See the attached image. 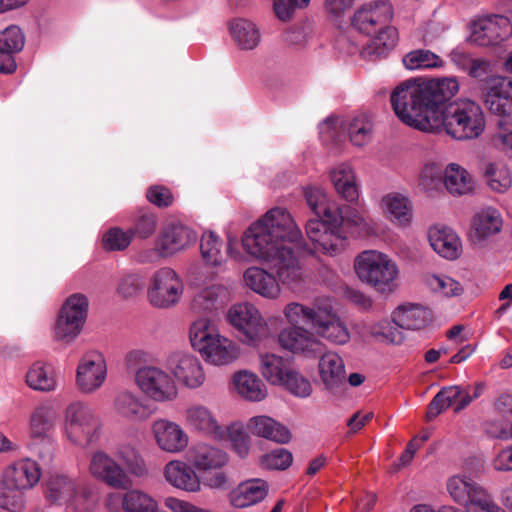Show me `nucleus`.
<instances>
[{"label":"nucleus","instance_id":"nucleus-1","mask_svg":"<svg viewBox=\"0 0 512 512\" xmlns=\"http://www.w3.org/2000/svg\"><path fill=\"white\" fill-rule=\"evenodd\" d=\"M301 240V230L291 214L275 207L248 227L241 243L249 256L271 266L280 285L294 288L304 279L303 264L285 243L299 244Z\"/></svg>","mask_w":512,"mask_h":512},{"label":"nucleus","instance_id":"nucleus-2","mask_svg":"<svg viewBox=\"0 0 512 512\" xmlns=\"http://www.w3.org/2000/svg\"><path fill=\"white\" fill-rule=\"evenodd\" d=\"M456 76L414 78L400 83L390 100L396 116L406 125L423 132L433 130L439 107L459 92Z\"/></svg>","mask_w":512,"mask_h":512},{"label":"nucleus","instance_id":"nucleus-3","mask_svg":"<svg viewBox=\"0 0 512 512\" xmlns=\"http://www.w3.org/2000/svg\"><path fill=\"white\" fill-rule=\"evenodd\" d=\"M432 124L431 133L445 132L457 140H466L478 138L484 132L486 119L477 102L461 98L445 108L440 106Z\"/></svg>","mask_w":512,"mask_h":512},{"label":"nucleus","instance_id":"nucleus-4","mask_svg":"<svg viewBox=\"0 0 512 512\" xmlns=\"http://www.w3.org/2000/svg\"><path fill=\"white\" fill-rule=\"evenodd\" d=\"M189 341L202 359L213 366L229 365L240 356L238 344L223 335L217 324L207 316H199L191 322Z\"/></svg>","mask_w":512,"mask_h":512},{"label":"nucleus","instance_id":"nucleus-5","mask_svg":"<svg viewBox=\"0 0 512 512\" xmlns=\"http://www.w3.org/2000/svg\"><path fill=\"white\" fill-rule=\"evenodd\" d=\"M119 458L125 464L127 471L105 451H95L90 457L88 471L96 480L118 490H125L131 486L129 474L139 478L148 475L145 460L135 450L127 454L120 452Z\"/></svg>","mask_w":512,"mask_h":512},{"label":"nucleus","instance_id":"nucleus-6","mask_svg":"<svg viewBox=\"0 0 512 512\" xmlns=\"http://www.w3.org/2000/svg\"><path fill=\"white\" fill-rule=\"evenodd\" d=\"M354 271L359 280L376 291L389 294L398 286L399 267L387 254L379 250H364L354 259Z\"/></svg>","mask_w":512,"mask_h":512},{"label":"nucleus","instance_id":"nucleus-7","mask_svg":"<svg viewBox=\"0 0 512 512\" xmlns=\"http://www.w3.org/2000/svg\"><path fill=\"white\" fill-rule=\"evenodd\" d=\"M451 499L466 512H506L486 488L465 475H454L447 481Z\"/></svg>","mask_w":512,"mask_h":512},{"label":"nucleus","instance_id":"nucleus-8","mask_svg":"<svg viewBox=\"0 0 512 512\" xmlns=\"http://www.w3.org/2000/svg\"><path fill=\"white\" fill-rule=\"evenodd\" d=\"M139 391L153 402L166 404L174 402L179 396V388L170 370L155 365L139 367L133 377Z\"/></svg>","mask_w":512,"mask_h":512},{"label":"nucleus","instance_id":"nucleus-9","mask_svg":"<svg viewBox=\"0 0 512 512\" xmlns=\"http://www.w3.org/2000/svg\"><path fill=\"white\" fill-rule=\"evenodd\" d=\"M101 422L96 412L82 402L70 404L65 413V433L69 441L88 446L99 439Z\"/></svg>","mask_w":512,"mask_h":512},{"label":"nucleus","instance_id":"nucleus-10","mask_svg":"<svg viewBox=\"0 0 512 512\" xmlns=\"http://www.w3.org/2000/svg\"><path fill=\"white\" fill-rule=\"evenodd\" d=\"M88 298L80 293L69 296L62 305L54 327L57 341L70 344L81 333L88 315Z\"/></svg>","mask_w":512,"mask_h":512},{"label":"nucleus","instance_id":"nucleus-11","mask_svg":"<svg viewBox=\"0 0 512 512\" xmlns=\"http://www.w3.org/2000/svg\"><path fill=\"white\" fill-rule=\"evenodd\" d=\"M57 421V412L49 404H41L31 413L29 436L34 451L43 460H51L53 457L54 432Z\"/></svg>","mask_w":512,"mask_h":512},{"label":"nucleus","instance_id":"nucleus-12","mask_svg":"<svg viewBox=\"0 0 512 512\" xmlns=\"http://www.w3.org/2000/svg\"><path fill=\"white\" fill-rule=\"evenodd\" d=\"M228 323L238 330L249 345H257L270 335V329L260 311L251 303L232 305L226 315Z\"/></svg>","mask_w":512,"mask_h":512},{"label":"nucleus","instance_id":"nucleus-13","mask_svg":"<svg viewBox=\"0 0 512 512\" xmlns=\"http://www.w3.org/2000/svg\"><path fill=\"white\" fill-rule=\"evenodd\" d=\"M184 285L175 270L163 267L153 273L147 288L149 303L161 309L177 305L182 297Z\"/></svg>","mask_w":512,"mask_h":512},{"label":"nucleus","instance_id":"nucleus-14","mask_svg":"<svg viewBox=\"0 0 512 512\" xmlns=\"http://www.w3.org/2000/svg\"><path fill=\"white\" fill-rule=\"evenodd\" d=\"M197 240L196 233L179 222L164 225L159 232L154 250H147L139 255L142 262L152 260L153 256L169 257L192 245Z\"/></svg>","mask_w":512,"mask_h":512},{"label":"nucleus","instance_id":"nucleus-15","mask_svg":"<svg viewBox=\"0 0 512 512\" xmlns=\"http://www.w3.org/2000/svg\"><path fill=\"white\" fill-rule=\"evenodd\" d=\"M512 37V23L502 14H487L470 23V42L481 47H496Z\"/></svg>","mask_w":512,"mask_h":512},{"label":"nucleus","instance_id":"nucleus-16","mask_svg":"<svg viewBox=\"0 0 512 512\" xmlns=\"http://www.w3.org/2000/svg\"><path fill=\"white\" fill-rule=\"evenodd\" d=\"M107 379V363L102 353L96 350L86 352L76 368V386L83 394L98 391Z\"/></svg>","mask_w":512,"mask_h":512},{"label":"nucleus","instance_id":"nucleus-17","mask_svg":"<svg viewBox=\"0 0 512 512\" xmlns=\"http://www.w3.org/2000/svg\"><path fill=\"white\" fill-rule=\"evenodd\" d=\"M168 369L176 384L187 390L202 388L207 380L201 360L191 353H176L168 360Z\"/></svg>","mask_w":512,"mask_h":512},{"label":"nucleus","instance_id":"nucleus-18","mask_svg":"<svg viewBox=\"0 0 512 512\" xmlns=\"http://www.w3.org/2000/svg\"><path fill=\"white\" fill-rule=\"evenodd\" d=\"M394 16L393 6L388 0H376L362 5L354 13L352 24L366 35L376 33L380 27L389 24Z\"/></svg>","mask_w":512,"mask_h":512},{"label":"nucleus","instance_id":"nucleus-19","mask_svg":"<svg viewBox=\"0 0 512 512\" xmlns=\"http://www.w3.org/2000/svg\"><path fill=\"white\" fill-rule=\"evenodd\" d=\"M151 434L157 447L169 454H179L189 445V435L184 428L169 419L160 418L152 422Z\"/></svg>","mask_w":512,"mask_h":512},{"label":"nucleus","instance_id":"nucleus-20","mask_svg":"<svg viewBox=\"0 0 512 512\" xmlns=\"http://www.w3.org/2000/svg\"><path fill=\"white\" fill-rule=\"evenodd\" d=\"M340 222L332 223L322 220H309L306 224V234L318 251L333 255L342 250L345 237L340 233Z\"/></svg>","mask_w":512,"mask_h":512},{"label":"nucleus","instance_id":"nucleus-21","mask_svg":"<svg viewBox=\"0 0 512 512\" xmlns=\"http://www.w3.org/2000/svg\"><path fill=\"white\" fill-rule=\"evenodd\" d=\"M313 329L316 336L337 345L346 344L350 340L346 324L328 304L318 305V317L315 319Z\"/></svg>","mask_w":512,"mask_h":512},{"label":"nucleus","instance_id":"nucleus-22","mask_svg":"<svg viewBox=\"0 0 512 512\" xmlns=\"http://www.w3.org/2000/svg\"><path fill=\"white\" fill-rule=\"evenodd\" d=\"M232 298V286L228 281L211 283L193 297L190 308L196 314L213 313L222 309Z\"/></svg>","mask_w":512,"mask_h":512},{"label":"nucleus","instance_id":"nucleus-23","mask_svg":"<svg viewBox=\"0 0 512 512\" xmlns=\"http://www.w3.org/2000/svg\"><path fill=\"white\" fill-rule=\"evenodd\" d=\"M112 409L115 415L129 423L144 422L152 415L149 404L129 389H123L115 395Z\"/></svg>","mask_w":512,"mask_h":512},{"label":"nucleus","instance_id":"nucleus-24","mask_svg":"<svg viewBox=\"0 0 512 512\" xmlns=\"http://www.w3.org/2000/svg\"><path fill=\"white\" fill-rule=\"evenodd\" d=\"M189 463L200 472L220 470L229 461L228 453L219 445L198 441L187 452Z\"/></svg>","mask_w":512,"mask_h":512},{"label":"nucleus","instance_id":"nucleus-25","mask_svg":"<svg viewBox=\"0 0 512 512\" xmlns=\"http://www.w3.org/2000/svg\"><path fill=\"white\" fill-rule=\"evenodd\" d=\"M183 420L192 432L213 437L223 435L224 429L217 416L204 404L192 403L187 405L183 411Z\"/></svg>","mask_w":512,"mask_h":512},{"label":"nucleus","instance_id":"nucleus-26","mask_svg":"<svg viewBox=\"0 0 512 512\" xmlns=\"http://www.w3.org/2000/svg\"><path fill=\"white\" fill-rule=\"evenodd\" d=\"M278 341L283 349L308 357L314 356L322 346L315 333L303 326L284 328L278 335Z\"/></svg>","mask_w":512,"mask_h":512},{"label":"nucleus","instance_id":"nucleus-27","mask_svg":"<svg viewBox=\"0 0 512 512\" xmlns=\"http://www.w3.org/2000/svg\"><path fill=\"white\" fill-rule=\"evenodd\" d=\"M236 239L229 237L227 244L213 232L204 233L201 238V257L206 265L220 267L226 262L227 255L234 259H241V253L235 248Z\"/></svg>","mask_w":512,"mask_h":512},{"label":"nucleus","instance_id":"nucleus-28","mask_svg":"<svg viewBox=\"0 0 512 512\" xmlns=\"http://www.w3.org/2000/svg\"><path fill=\"white\" fill-rule=\"evenodd\" d=\"M319 377L324 388L331 392H340L346 381L345 364L336 352L324 353L318 362Z\"/></svg>","mask_w":512,"mask_h":512},{"label":"nucleus","instance_id":"nucleus-29","mask_svg":"<svg viewBox=\"0 0 512 512\" xmlns=\"http://www.w3.org/2000/svg\"><path fill=\"white\" fill-rule=\"evenodd\" d=\"M243 281L247 288L261 297L276 300L282 294V288L276 276L264 268L252 266L243 273Z\"/></svg>","mask_w":512,"mask_h":512},{"label":"nucleus","instance_id":"nucleus-30","mask_svg":"<svg viewBox=\"0 0 512 512\" xmlns=\"http://www.w3.org/2000/svg\"><path fill=\"white\" fill-rule=\"evenodd\" d=\"M78 480L62 473L49 475L43 484V496L52 506H66L77 489Z\"/></svg>","mask_w":512,"mask_h":512},{"label":"nucleus","instance_id":"nucleus-31","mask_svg":"<svg viewBox=\"0 0 512 512\" xmlns=\"http://www.w3.org/2000/svg\"><path fill=\"white\" fill-rule=\"evenodd\" d=\"M1 475L7 482L26 492L38 484L41 478V469L36 461L25 458L7 466Z\"/></svg>","mask_w":512,"mask_h":512},{"label":"nucleus","instance_id":"nucleus-32","mask_svg":"<svg viewBox=\"0 0 512 512\" xmlns=\"http://www.w3.org/2000/svg\"><path fill=\"white\" fill-rule=\"evenodd\" d=\"M195 468L181 460H171L164 466L165 480L173 487L187 492H198L201 483Z\"/></svg>","mask_w":512,"mask_h":512},{"label":"nucleus","instance_id":"nucleus-33","mask_svg":"<svg viewBox=\"0 0 512 512\" xmlns=\"http://www.w3.org/2000/svg\"><path fill=\"white\" fill-rule=\"evenodd\" d=\"M303 194L307 205L318 217L325 219L327 222H338L341 207L328 197L323 188L307 185L303 188Z\"/></svg>","mask_w":512,"mask_h":512},{"label":"nucleus","instance_id":"nucleus-34","mask_svg":"<svg viewBox=\"0 0 512 512\" xmlns=\"http://www.w3.org/2000/svg\"><path fill=\"white\" fill-rule=\"evenodd\" d=\"M339 222L359 238H370L379 235V225L363 211L351 206L341 208Z\"/></svg>","mask_w":512,"mask_h":512},{"label":"nucleus","instance_id":"nucleus-35","mask_svg":"<svg viewBox=\"0 0 512 512\" xmlns=\"http://www.w3.org/2000/svg\"><path fill=\"white\" fill-rule=\"evenodd\" d=\"M502 223V217L496 209H482L472 219L469 237L474 243L480 244L489 237L499 233Z\"/></svg>","mask_w":512,"mask_h":512},{"label":"nucleus","instance_id":"nucleus-36","mask_svg":"<svg viewBox=\"0 0 512 512\" xmlns=\"http://www.w3.org/2000/svg\"><path fill=\"white\" fill-rule=\"evenodd\" d=\"M380 207L384 216L393 224L406 227L412 220V203L403 194L392 192L382 197Z\"/></svg>","mask_w":512,"mask_h":512},{"label":"nucleus","instance_id":"nucleus-37","mask_svg":"<svg viewBox=\"0 0 512 512\" xmlns=\"http://www.w3.org/2000/svg\"><path fill=\"white\" fill-rule=\"evenodd\" d=\"M372 39L361 50L364 59L376 61L385 57L397 44L398 31L389 24L380 27L376 33L370 35Z\"/></svg>","mask_w":512,"mask_h":512},{"label":"nucleus","instance_id":"nucleus-38","mask_svg":"<svg viewBox=\"0 0 512 512\" xmlns=\"http://www.w3.org/2000/svg\"><path fill=\"white\" fill-rule=\"evenodd\" d=\"M394 324L402 329L420 330L432 320V314L424 306L407 303L399 306L392 313Z\"/></svg>","mask_w":512,"mask_h":512},{"label":"nucleus","instance_id":"nucleus-39","mask_svg":"<svg viewBox=\"0 0 512 512\" xmlns=\"http://www.w3.org/2000/svg\"><path fill=\"white\" fill-rule=\"evenodd\" d=\"M268 493V484L262 479H250L240 483L230 494V502L236 508H245L262 501Z\"/></svg>","mask_w":512,"mask_h":512},{"label":"nucleus","instance_id":"nucleus-40","mask_svg":"<svg viewBox=\"0 0 512 512\" xmlns=\"http://www.w3.org/2000/svg\"><path fill=\"white\" fill-rule=\"evenodd\" d=\"M429 242L433 250L446 259H456L461 251L457 234L448 227L434 226L429 230Z\"/></svg>","mask_w":512,"mask_h":512},{"label":"nucleus","instance_id":"nucleus-41","mask_svg":"<svg viewBox=\"0 0 512 512\" xmlns=\"http://www.w3.org/2000/svg\"><path fill=\"white\" fill-rule=\"evenodd\" d=\"M248 430L255 436L276 443H287L291 439V433L286 426L266 415L252 417L248 422Z\"/></svg>","mask_w":512,"mask_h":512},{"label":"nucleus","instance_id":"nucleus-42","mask_svg":"<svg viewBox=\"0 0 512 512\" xmlns=\"http://www.w3.org/2000/svg\"><path fill=\"white\" fill-rule=\"evenodd\" d=\"M331 183L336 192L346 201L355 202L359 198V189L353 168L347 163H341L329 172Z\"/></svg>","mask_w":512,"mask_h":512},{"label":"nucleus","instance_id":"nucleus-43","mask_svg":"<svg viewBox=\"0 0 512 512\" xmlns=\"http://www.w3.org/2000/svg\"><path fill=\"white\" fill-rule=\"evenodd\" d=\"M293 367L282 356L274 353H261L259 355V372L270 384L278 386L284 381Z\"/></svg>","mask_w":512,"mask_h":512},{"label":"nucleus","instance_id":"nucleus-44","mask_svg":"<svg viewBox=\"0 0 512 512\" xmlns=\"http://www.w3.org/2000/svg\"><path fill=\"white\" fill-rule=\"evenodd\" d=\"M229 30L233 40L241 50H254L260 44V30L258 26L250 20L235 19L230 23Z\"/></svg>","mask_w":512,"mask_h":512},{"label":"nucleus","instance_id":"nucleus-45","mask_svg":"<svg viewBox=\"0 0 512 512\" xmlns=\"http://www.w3.org/2000/svg\"><path fill=\"white\" fill-rule=\"evenodd\" d=\"M234 386L239 395L249 401L259 402L267 396V389L262 380L253 372L240 371L234 374Z\"/></svg>","mask_w":512,"mask_h":512},{"label":"nucleus","instance_id":"nucleus-46","mask_svg":"<svg viewBox=\"0 0 512 512\" xmlns=\"http://www.w3.org/2000/svg\"><path fill=\"white\" fill-rule=\"evenodd\" d=\"M444 185L453 195H465L474 190L472 176L465 168L456 163H450L445 168Z\"/></svg>","mask_w":512,"mask_h":512},{"label":"nucleus","instance_id":"nucleus-47","mask_svg":"<svg viewBox=\"0 0 512 512\" xmlns=\"http://www.w3.org/2000/svg\"><path fill=\"white\" fill-rule=\"evenodd\" d=\"M26 384L33 390L41 392L54 391L57 380L53 368L46 363L34 362L26 373Z\"/></svg>","mask_w":512,"mask_h":512},{"label":"nucleus","instance_id":"nucleus-48","mask_svg":"<svg viewBox=\"0 0 512 512\" xmlns=\"http://www.w3.org/2000/svg\"><path fill=\"white\" fill-rule=\"evenodd\" d=\"M487 186L496 193H505L512 187V172L503 162H489L483 171Z\"/></svg>","mask_w":512,"mask_h":512},{"label":"nucleus","instance_id":"nucleus-49","mask_svg":"<svg viewBox=\"0 0 512 512\" xmlns=\"http://www.w3.org/2000/svg\"><path fill=\"white\" fill-rule=\"evenodd\" d=\"M121 508L123 512H157L158 502L146 491L134 488L123 494Z\"/></svg>","mask_w":512,"mask_h":512},{"label":"nucleus","instance_id":"nucleus-50","mask_svg":"<svg viewBox=\"0 0 512 512\" xmlns=\"http://www.w3.org/2000/svg\"><path fill=\"white\" fill-rule=\"evenodd\" d=\"M25 491L0 477V508L8 512H23L26 509Z\"/></svg>","mask_w":512,"mask_h":512},{"label":"nucleus","instance_id":"nucleus-51","mask_svg":"<svg viewBox=\"0 0 512 512\" xmlns=\"http://www.w3.org/2000/svg\"><path fill=\"white\" fill-rule=\"evenodd\" d=\"M285 321L290 327L301 326L300 324L310 322L314 326L318 317V305L310 307L303 303L292 301L287 303L282 310Z\"/></svg>","mask_w":512,"mask_h":512},{"label":"nucleus","instance_id":"nucleus-52","mask_svg":"<svg viewBox=\"0 0 512 512\" xmlns=\"http://www.w3.org/2000/svg\"><path fill=\"white\" fill-rule=\"evenodd\" d=\"M98 504V496L92 486L79 482L66 508L73 512H92Z\"/></svg>","mask_w":512,"mask_h":512},{"label":"nucleus","instance_id":"nucleus-53","mask_svg":"<svg viewBox=\"0 0 512 512\" xmlns=\"http://www.w3.org/2000/svg\"><path fill=\"white\" fill-rule=\"evenodd\" d=\"M350 142L357 147L367 145L373 136V122L367 115L354 117L347 127Z\"/></svg>","mask_w":512,"mask_h":512},{"label":"nucleus","instance_id":"nucleus-54","mask_svg":"<svg viewBox=\"0 0 512 512\" xmlns=\"http://www.w3.org/2000/svg\"><path fill=\"white\" fill-rule=\"evenodd\" d=\"M424 282L433 292L445 297L460 296L464 292L463 285L447 275L427 274Z\"/></svg>","mask_w":512,"mask_h":512},{"label":"nucleus","instance_id":"nucleus-55","mask_svg":"<svg viewBox=\"0 0 512 512\" xmlns=\"http://www.w3.org/2000/svg\"><path fill=\"white\" fill-rule=\"evenodd\" d=\"M403 64L409 70H419L442 67L443 61L430 50L416 49L404 56Z\"/></svg>","mask_w":512,"mask_h":512},{"label":"nucleus","instance_id":"nucleus-56","mask_svg":"<svg viewBox=\"0 0 512 512\" xmlns=\"http://www.w3.org/2000/svg\"><path fill=\"white\" fill-rule=\"evenodd\" d=\"M461 395V387L449 386L442 388L433 398L428 406L427 418L432 420L436 418L442 411L451 405H457L458 398Z\"/></svg>","mask_w":512,"mask_h":512},{"label":"nucleus","instance_id":"nucleus-57","mask_svg":"<svg viewBox=\"0 0 512 512\" xmlns=\"http://www.w3.org/2000/svg\"><path fill=\"white\" fill-rule=\"evenodd\" d=\"M399 328L400 327L395 326L393 321L391 322L385 319L370 325L369 332L380 342L400 344L404 337Z\"/></svg>","mask_w":512,"mask_h":512},{"label":"nucleus","instance_id":"nucleus-58","mask_svg":"<svg viewBox=\"0 0 512 512\" xmlns=\"http://www.w3.org/2000/svg\"><path fill=\"white\" fill-rule=\"evenodd\" d=\"M158 227L157 217L150 212H141L130 229L132 236L145 240L154 235Z\"/></svg>","mask_w":512,"mask_h":512},{"label":"nucleus","instance_id":"nucleus-59","mask_svg":"<svg viewBox=\"0 0 512 512\" xmlns=\"http://www.w3.org/2000/svg\"><path fill=\"white\" fill-rule=\"evenodd\" d=\"M132 232L120 227L109 229L103 236L104 248L111 251H123L132 241Z\"/></svg>","mask_w":512,"mask_h":512},{"label":"nucleus","instance_id":"nucleus-60","mask_svg":"<svg viewBox=\"0 0 512 512\" xmlns=\"http://www.w3.org/2000/svg\"><path fill=\"white\" fill-rule=\"evenodd\" d=\"M289 392L298 397H308L312 393L311 383L294 368L284 377L282 384Z\"/></svg>","mask_w":512,"mask_h":512},{"label":"nucleus","instance_id":"nucleus-61","mask_svg":"<svg viewBox=\"0 0 512 512\" xmlns=\"http://www.w3.org/2000/svg\"><path fill=\"white\" fill-rule=\"evenodd\" d=\"M25 44V37L21 29L11 25L0 32V48L13 54L20 52Z\"/></svg>","mask_w":512,"mask_h":512},{"label":"nucleus","instance_id":"nucleus-62","mask_svg":"<svg viewBox=\"0 0 512 512\" xmlns=\"http://www.w3.org/2000/svg\"><path fill=\"white\" fill-rule=\"evenodd\" d=\"M481 93L512 97V78L501 75L489 76L481 86Z\"/></svg>","mask_w":512,"mask_h":512},{"label":"nucleus","instance_id":"nucleus-63","mask_svg":"<svg viewBox=\"0 0 512 512\" xmlns=\"http://www.w3.org/2000/svg\"><path fill=\"white\" fill-rule=\"evenodd\" d=\"M291 463L292 455L284 448L275 449L260 458L261 466L266 469L283 470L288 468Z\"/></svg>","mask_w":512,"mask_h":512},{"label":"nucleus","instance_id":"nucleus-64","mask_svg":"<svg viewBox=\"0 0 512 512\" xmlns=\"http://www.w3.org/2000/svg\"><path fill=\"white\" fill-rule=\"evenodd\" d=\"M496 147L503 151H512V117L500 118L493 136Z\"/></svg>","mask_w":512,"mask_h":512}]
</instances>
